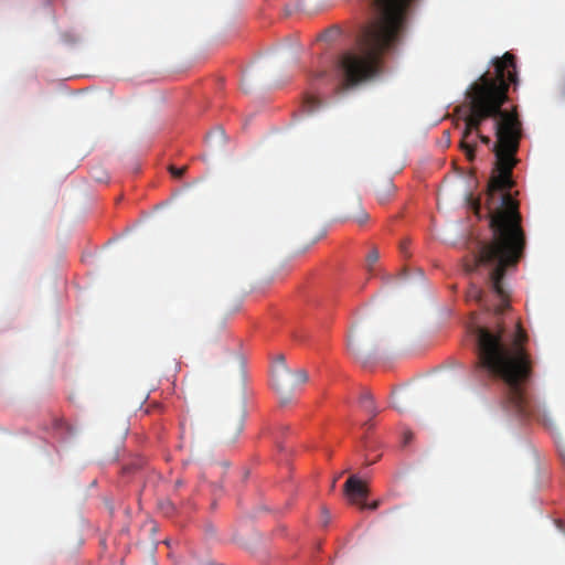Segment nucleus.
I'll use <instances>...</instances> for the list:
<instances>
[{"label":"nucleus","instance_id":"nucleus-1","mask_svg":"<svg viewBox=\"0 0 565 565\" xmlns=\"http://www.w3.org/2000/svg\"><path fill=\"white\" fill-rule=\"evenodd\" d=\"M491 64L493 76L489 72L483 73L467 92L460 149L472 162L477 148L476 140H470L472 134L476 132V138L483 145H491L490 137L482 135L480 127L484 120L495 119V142L492 146L495 162L486 194L492 238L480 245L473 264L466 265V271L472 273L478 268L488 270L489 288L499 299L494 312L501 315L510 307V295L504 282L507 270L518 265L526 245L519 202L511 192L515 185L513 169L519 162L516 153L522 138V122L515 106L510 110L502 109L509 99L510 85L514 89L519 85L515 55L505 52L501 57L492 58Z\"/></svg>","mask_w":565,"mask_h":565},{"label":"nucleus","instance_id":"nucleus-7","mask_svg":"<svg viewBox=\"0 0 565 565\" xmlns=\"http://www.w3.org/2000/svg\"><path fill=\"white\" fill-rule=\"evenodd\" d=\"M394 192V184L391 179H386L375 188V193L380 203H385Z\"/></svg>","mask_w":565,"mask_h":565},{"label":"nucleus","instance_id":"nucleus-23","mask_svg":"<svg viewBox=\"0 0 565 565\" xmlns=\"http://www.w3.org/2000/svg\"><path fill=\"white\" fill-rule=\"evenodd\" d=\"M479 209H480V203L478 202L477 205H476L477 212L479 211Z\"/></svg>","mask_w":565,"mask_h":565},{"label":"nucleus","instance_id":"nucleus-11","mask_svg":"<svg viewBox=\"0 0 565 565\" xmlns=\"http://www.w3.org/2000/svg\"><path fill=\"white\" fill-rule=\"evenodd\" d=\"M186 169H188L186 166H183L181 168H177L174 166H170L169 167V172L171 173V175L173 178L180 179V178H182L184 175V173L186 172Z\"/></svg>","mask_w":565,"mask_h":565},{"label":"nucleus","instance_id":"nucleus-20","mask_svg":"<svg viewBox=\"0 0 565 565\" xmlns=\"http://www.w3.org/2000/svg\"><path fill=\"white\" fill-rule=\"evenodd\" d=\"M328 521H329V516H328L327 511H324L323 512V523H324V525L328 523Z\"/></svg>","mask_w":565,"mask_h":565},{"label":"nucleus","instance_id":"nucleus-16","mask_svg":"<svg viewBox=\"0 0 565 565\" xmlns=\"http://www.w3.org/2000/svg\"><path fill=\"white\" fill-rule=\"evenodd\" d=\"M377 259H379V252H377V249H372L367 254V257H366V260H367L369 265L374 264Z\"/></svg>","mask_w":565,"mask_h":565},{"label":"nucleus","instance_id":"nucleus-21","mask_svg":"<svg viewBox=\"0 0 565 565\" xmlns=\"http://www.w3.org/2000/svg\"><path fill=\"white\" fill-rule=\"evenodd\" d=\"M167 507H168V511H167V513H168L170 510H171V511H173V509H174V508H173V505H172L171 503H167Z\"/></svg>","mask_w":565,"mask_h":565},{"label":"nucleus","instance_id":"nucleus-15","mask_svg":"<svg viewBox=\"0 0 565 565\" xmlns=\"http://www.w3.org/2000/svg\"><path fill=\"white\" fill-rule=\"evenodd\" d=\"M381 505V501L380 500H375L371 503H366L365 501L361 503L360 508L361 509H370L372 511H375L379 509V507Z\"/></svg>","mask_w":565,"mask_h":565},{"label":"nucleus","instance_id":"nucleus-3","mask_svg":"<svg viewBox=\"0 0 565 565\" xmlns=\"http://www.w3.org/2000/svg\"><path fill=\"white\" fill-rule=\"evenodd\" d=\"M413 0H371L373 18L362 26L356 46L344 51L335 62L341 82L335 94L358 86L376 75L382 57L399 42L407 10Z\"/></svg>","mask_w":565,"mask_h":565},{"label":"nucleus","instance_id":"nucleus-6","mask_svg":"<svg viewBox=\"0 0 565 565\" xmlns=\"http://www.w3.org/2000/svg\"><path fill=\"white\" fill-rule=\"evenodd\" d=\"M467 299L469 301H476L477 303H479L481 307H483L486 309L491 308V306L486 300L484 291L477 285H473V284L470 285V287L467 291Z\"/></svg>","mask_w":565,"mask_h":565},{"label":"nucleus","instance_id":"nucleus-19","mask_svg":"<svg viewBox=\"0 0 565 565\" xmlns=\"http://www.w3.org/2000/svg\"><path fill=\"white\" fill-rule=\"evenodd\" d=\"M407 246H408V242H407V241H403V242L401 243V245H399V248H401V250H402L403 253H405V252H406Z\"/></svg>","mask_w":565,"mask_h":565},{"label":"nucleus","instance_id":"nucleus-14","mask_svg":"<svg viewBox=\"0 0 565 565\" xmlns=\"http://www.w3.org/2000/svg\"><path fill=\"white\" fill-rule=\"evenodd\" d=\"M355 338H356V334L354 332H351V334L349 335V342H348L349 349L354 354L359 352V348H358V345H355Z\"/></svg>","mask_w":565,"mask_h":565},{"label":"nucleus","instance_id":"nucleus-22","mask_svg":"<svg viewBox=\"0 0 565 565\" xmlns=\"http://www.w3.org/2000/svg\"><path fill=\"white\" fill-rule=\"evenodd\" d=\"M237 430H238V431H241V430H242V424H241V423H238V424H237Z\"/></svg>","mask_w":565,"mask_h":565},{"label":"nucleus","instance_id":"nucleus-17","mask_svg":"<svg viewBox=\"0 0 565 565\" xmlns=\"http://www.w3.org/2000/svg\"><path fill=\"white\" fill-rule=\"evenodd\" d=\"M340 33V30L338 28H332V29H329L327 30L324 33H323V36L326 39H332L333 36L338 35Z\"/></svg>","mask_w":565,"mask_h":565},{"label":"nucleus","instance_id":"nucleus-5","mask_svg":"<svg viewBox=\"0 0 565 565\" xmlns=\"http://www.w3.org/2000/svg\"><path fill=\"white\" fill-rule=\"evenodd\" d=\"M344 492L348 495L351 503L361 505L365 501L369 490L364 482L358 479L355 476H351L344 483Z\"/></svg>","mask_w":565,"mask_h":565},{"label":"nucleus","instance_id":"nucleus-8","mask_svg":"<svg viewBox=\"0 0 565 565\" xmlns=\"http://www.w3.org/2000/svg\"><path fill=\"white\" fill-rule=\"evenodd\" d=\"M360 405L366 413L371 414L372 416H375L379 413V409L376 408L373 401V395L369 391L361 393Z\"/></svg>","mask_w":565,"mask_h":565},{"label":"nucleus","instance_id":"nucleus-18","mask_svg":"<svg viewBox=\"0 0 565 565\" xmlns=\"http://www.w3.org/2000/svg\"><path fill=\"white\" fill-rule=\"evenodd\" d=\"M413 439V433L412 431H405L403 436V443L404 445H408Z\"/></svg>","mask_w":565,"mask_h":565},{"label":"nucleus","instance_id":"nucleus-2","mask_svg":"<svg viewBox=\"0 0 565 565\" xmlns=\"http://www.w3.org/2000/svg\"><path fill=\"white\" fill-rule=\"evenodd\" d=\"M477 369L501 379L507 386L508 407L523 418L545 423L541 407L526 394L524 385L532 376L533 361L525 345L527 334L516 322L513 330L500 323L495 328L477 327Z\"/></svg>","mask_w":565,"mask_h":565},{"label":"nucleus","instance_id":"nucleus-9","mask_svg":"<svg viewBox=\"0 0 565 565\" xmlns=\"http://www.w3.org/2000/svg\"><path fill=\"white\" fill-rule=\"evenodd\" d=\"M309 376L306 370L299 369L297 371H291V380L290 384L294 385V391L297 386L305 384L308 381Z\"/></svg>","mask_w":565,"mask_h":565},{"label":"nucleus","instance_id":"nucleus-13","mask_svg":"<svg viewBox=\"0 0 565 565\" xmlns=\"http://www.w3.org/2000/svg\"><path fill=\"white\" fill-rule=\"evenodd\" d=\"M369 218L370 216L364 210H361L359 214L354 216V221L360 225L365 224L369 221Z\"/></svg>","mask_w":565,"mask_h":565},{"label":"nucleus","instance_id":"nucleus-10","mask_svg":"<svg viewBox=\"0 0 565 565\" xmlns=\"http://www.w3.org/2000/svg\"><path fill=\"white\" fill-rule=\"evenodd\" d=\"M306 110L312 113L321 106V100L316 96H307L305 99Z\"/></svg>","mask_w":565,"mask_h":565},{"label":"nucleus","instance_id":"nucleus-12","mask_svg":"<svg viewBox=\"0 0 565 565\" xmlns=\"http://www.w3.org/2000/svg\"><path fill=\"white\" fill-rule=\"evenodd\" d=\"M329 72L327 70H321L311 73L310 78L312 82L323 79L324 77H329Z\"/></svg>","mask_w":565,"mask_h":565},{"label":"nucleus","instance_id":"nucleus-4","mask_svg":"<svg viewBox=\"0 0 565 565\" xmlns=\"http://www.w3.org/2000/svg\"><path fill=\"white\" fill-rule=\"evenodd\" d=\"M291 370L287 366L285 356L278 355L275 362L273 386L279 395L281 404H288L292 398L294 385L290 384Z\"/></svg>","mask_w":565,"mask_h":565}]
</instances>
